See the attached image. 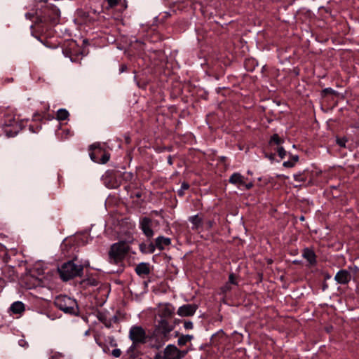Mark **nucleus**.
I'll return each mask as SVG.
<instances>
[{"mask_svg":"<svg viewBox=\"0 0 359 359\" xmlns=\"http://www.w3.org/2000/svg\"><path fill=\"white\" fill-rule=\"evenodd\" d=\"M302 257L304 259H306L311 265L314 264L316 262V255L313 252V251L310 249H308V248L304 249L303 254H302Z\"/></svg>","mask_w":359,"mask_h":359,"instance_id":"nucleus-16","label":"nucleus"},{"mask_svg":"<svg viewBox=\"0 0 359 359\" xmlns=\"http://www.w3.org/2000/svg\"><path fill=\"white\" fill-rule=\"evenodd\" d=\"M228 283H229V284H231V285L236 284L234 275L233 273L229 275Z\"/></svg>","mask_w":359,"mask_h":359,"instance_id":"nucleus-32","label":"nucleus"},{"mask_svg":"<svg viewBox=\"0 0 359 359\" xmlns=\"http://www.w3.org/2000/svg\"><path fill=\"white\" fill-rule=\"evenodd\" d=\"M336 142L337 144L341 147H346V143L347 142V140L345 137L337 138Z\"/></svg>","mask_w":359,"mask_h":359,"instance_id":"nucleus-25","label":"nucleus"},{"mask_svg":"<svg viewBox=\"0 0 359 359\" xmlns=\"http://www.w3.org/2000/svg\"><path fill=\"white\" fill-rule=\"evenodd\" d=\"M107 2L110 8H113L114 6L118 5L121 2V0H107Z\"/></svg>","mask_w":359,"mask_h":359,"instance_id":"nucleus-27","label":"nucleus"},{"mask_svg":"<svg viewBox=\"0 0 359 359\" xmlns=\"http://www.w3.org/2000/svg\"><path fill=\"white\" fill-rule=\"evenodd\" d=\"M298 160H299V156H298L297 155H294V156H292V159H291V161H292V162H294V163H295L296 162H297V161H298Z\"/></svg>","mask_w":359,"mask_h":359,"instance_id":"nucleus-36","label":"nucleus"},{"mask_svg":"<svg viewBox=\"0 0 359 359\" xmlns=\"http://www.w3.org/2000/svg\"><path fill=\"white\" fill-rule=\"evenodd\" d=\"M61 278L63 280H68L76 276H81L83 272V266L76 264L72 261L64 263L57 269Z\"/></svg>","mask_w":359,"mask_h":359,"instance_id":"nucleus-3","label":"nucleus"},{"mask_svg":"<svg viewBox=\"0 0 359 359\" xmlns=\"http://www.w3.org/2000/svg\"><path fill=\"white\" fill-rule=\"evenodd\" d=\"M18 344L23 348H27L28 346V343L24 339H20L18 341Z\"/></svg>","mask_w":359,"mask_h":359,"instance_id":"nucleus-30","label":"nucleus"},{"mask_svg":"<svg viewBox=\"0 0 359 359\" xmlns=\"http://www.w3.org/2000/svg\"><path fill=\"white\" fill-rule=\"evenodd\" d=\"M277 152L278 154V156L281 158H285V155H286V151L284 149L283 147H278L277 149Z\"/></svg>","mask_w":359,"mask_h":359,"instance_id":"nucleus-26","label":"nucleus"},{"mask_svg":"<svg viewBox=\"0 0 359 359\" xmlns=\"http://www.w3.org/2000/svg\"><path fill=\"white\" fill-rule=\"evenodd\" d=\"M187 353V351H180L175 346L170 344L164 350L165 359H182Z\"/></svg>","mask_w":359,"mask_h":359,"instance_id":"nucleus-7","label":"nucleus"},{"mask_svg":"<svg viewBox=\"0 0 359 359\" xmlns=\"http://www.w3.org/2000/svg\"><path fill=\"white\" fill-rule=\"evenodd\" d=\"M154 359H165V357H164V353H158L156 354Z\"/></svg>","mask_w":359,"mask_h":359,"instance_id":"nucleus-34","label":"nucleus"},{"mask_svg":"<svg viewBox=\"0 0 359 359\" xmlns=\"http://www.w3.org/2000/svg\"><path fill=\"white\" fill-rule=\"evenodd\" d=\"M110 158V155L109 153L104 151V153L100 156V158H99L98 163L104 164L109 161Z\"/></svg>","mask_w":359,"mask_h":359,"instance_id":"nucleus-22","label":"nucleus"},{"mask_svg":"<svg viewBox=\"0 0 359 359\" xmlns=\"http://www.w3.org/2000/svg\"><path fill=\"white\" fill-rule=\"evenodd\" d=\"M26 18L30 20L34 19L36 22L49 21L53 25L59 22L60 18V10L53 5H46L35 13H27Z\"/></svg>","mask_w":359,"mask_h":359,"instance_id":"nucleus-1","label":"nucleus"},{"mask_svg":"<svg viewBox=\"0 0 359 359\" xmlns=\"http://www.w3.org/2000/svg\"><path fill=\"white\" fill-rule=\"evenodd\" d=\"M253 184L252 182H250V183H245V184H243L242 187H244L246 189H250L252 187Z\"/></svg>","mask_w":359,"mask_h":359,"instance_id":"nucleus-35","label":"nucleus"},{"mask_svg":"<svg viewBox=\"0 0 359 359\" xmlns=\"http://www.w3.org/2000/svg\"><path fill=\"white\" fill-rule=\"evenodd\" d=\"M125 68H126L125 67H122L121 72H123Z\"/></svg>","mask_w":359,"mask_h":359,"instance_id":"nucleus-39","label":"nucleus"},{"mask_svg":"<svg viewBox=\"0 0 359 359\" xmlns=\"http://www.w3.org/2000/svg\"><path fill=\"white\" fill-rule=\"evenodd\" d=\"M193 327H194V325H193V323L191 321H186L184 323V327L186 330H191L193 328Z\"/></svg>","mask_w":359,"mask_h":359,"instance_id":"nucleus-29","label":"nucleus"},{"mask_svg":"<svg viewBox=\"0 0 359 359\" xmlns=\"http://www.w3.org/2000/svg\"><path fill=\"white\" fill-rule=\"evenodd\" d=\"M168 163L170 165L172 163L171 156H168Z\"/></svg>","mask_w":359,"mask_h":359,"instance_id":"nucleus-38","label":"nucleus"},{"mask_svg":"<svg viewBox=\"0 0 359 359\" xmlns=\"http://www.w3.org/2000/svg\"><path fill=\"white\" fill-rule=\"evenodd\" d=\"M189 221L192 224V229L197 230L202 226V219L198 215H193L189 217Z\"/></svg>","mask_w":359,"mask_h":359,"instance_id":"nucleus-18","label":"nucleus"},{"mask_svg":"<svg viewBox=\"0 0 359 359\" xmlns=\"http://www.w3.org/2000/svg\"><path fill=\"white\" fill-rule=\"evenodd\" d=\"M152 252L154 251V246H152V249H151Z\"/></svg>","mask_w":359,"mask_h":359,"instance_id":"nucleus-40","label":"nucleus"},{"mask_svg":"<svg viewBox=\"0 0 359 359\" xmlns=\"http://www.w3.org/2000/svg\"><path fill=\"white\" fill-rule=\"evenodd\" d=\"M231 290V285L229 283H226L224 286H222L220 289L222 294H225L227 292Z\"/></svg>","mask_w":359,"mask_h":359,"instance_id":"nucleus-24","label":"nucleus"},{"mask_svg":"<svg viewBox=\"0 0 359 359\" xmlns=\"http://www.w3.org/2000/svg\"><path fill=\"white\" fill-rule=\"evenodd\" d=\"M170 243V239L164 236H158L156 239V246L160 250H163L164 248L169 245Z\"/></svg>","mask_w":359,"mask_h":359,"instance_id":"nucleus-15","label":"nucleus"},{"mask_svg":"<svg viewBox=\"0 0 359 359\" xmlns=\"http://www.w3.org/2000/svg\"><path fill=\"white\" fill-rule=\"evenodd\" d=\"M151 219L148 217L142 218L140 222V229L144 235L149 238L154 236V231L151 228Z\"/></svg>","mask_w":359,"mask_h":359,"instance_id":"nucleus-11","label":"nucleus"},{"mask_svg":"<svg viewBox=\"0 0 359 359\" xmlns=\"http://www.w3.org/2000/svg\"><path fill=\"white\" fill-rule=\"evenodd\" d=\"M294 178L297 182H303L304 179L301 175H294Z\"/></svg>","mask_w":359,"mask_h":359,"instance_id":"nucleus-33","label":"nucleus"},{"mask_svg":"<svg viewBox=\"0 0 359 359\" xmlns=\"http://www.w3.org/2000/svg\"><path fill=\"white\" fill-rule=\"evenodd\" d=\"M174 311L175 308L169 303H161L158 306V315L160 319H166L171 317Z\"/></svg>","mask_w":359,"mask_h":359,"instance_id":"nucleus-8","label":"nucleus"},{"mask_svg":"<svg viewBox=\"0 0 359 359\" xmlns=\"http://www.w3.org/2000/svg\"><path fill=\"white\" fill-rule=\"evenodd\" d=\"M198 309L196 304H184L179 307L177 313L182 317L193 316Z\"/></svg>","mask_w":359,"mask_h":359,"instance_id":"nucleus-9","label":"nucleus"},{"mask_svg":"<svg viewBox=\"0 0 359 359\" xmlns=\"http://www.w3.org/2000/svg\"><path fill=\"white\" fill-rule=\"evenodd\" d=\"M128 337L133 341V346L144 344L147 339L145 330L142 327L138 325H134L130 327Z\"/></svg>","mask_w":359,"mask_h":359,"instance_id":"nucleus-6","label":"nucleus"},{"mask_svg":"<svg viewBox=\"0 0 359 359\" xmlns=\"http://www.w3.org/2000/svg\"><path fill=\"white\" fill-rule=\"evenodd\" d=\"M229 182L238 187H241L243 184H245L244 177L238 172H234L229 177Z\"/></svg>","mask_w":359,"mask_h":359,"instance_id":"nucleus-13","label":"nucleus"},{"mask_svg":"<svg viewBox=\"0 0 359 359\" xmlns=\"http://www.w3.org/2000/svg\"><path fill=\"white\" fill-rule=\"evenodd\" d=\"M90 152L89 154L90 159L93 162H98L100 156L104 153L103 147L100 143H95L90 147Z\"/></svg>","mask_w":359,"mask_h":359,"instance_id":"nucleus-10","label":"nucleus"},{"mask_svg":"<svg viewBox=\"0 0 359 359\" xmlns=\"http://www.w3.org/2000/svg\"><path fill=\"white\" fill-rule=\"evenodd\" d=\"M193 339L192 335L187 334L182 335L178 339V344L180 346H183L186 344L188 341H190Z\"/></svg>","mask_w":359,"mask_h":359,"instance_id":"nucleus-20","label":"nucleus"},{"mask_svg":"<svg viewBox=\"0 0 359 359\" xmlns=\"http://www.w3.org/2000/svg\"><path fill=\"white\" fill-rule=\"evenodd\" d=\"M121 354V351L118 348H115V349L112 350V351H111V355L115 358L120 357Z\"/></svg>","mask_w":359,"mask_h":359,"instance_id":"nucleus-28","label":"nucleus"},{"mask_svg":"<svg viewBox=\"0 0 359 359\" xmlns=\"http://www.w3.org/2000/svg\"><path fill=\"white\" fill-rule=\"evenodd\" d=\"M11 311L15 314H20L25 311V304L20 301L13 302L11 307Z\"/></svg>","mask_w":359,"mask_h":359,"instance_id":"nucleus-17","label":"nucleus"},{"mask_svg":"<svg viewBox=\"0 0 359 359\" xmlns=\"http://www.w3.org/2000/svg\"><path fill=\"white\" fill-rule=\"evenodd\" d=\"M189 187V184L187 182H182L180 189L178 190V194L181 196L184 195V191L187 190Z\"/></svg>","mask_w":359,"mask_h":359,"instance_id":"nucleus-23","label":"nucleus"},{"mask_svg":"<svg viewBox=\"0 0 359 359\" xmlns=\"http://www.w3.org/2000/svg\"><path fill=\"white\" fill-rule=\"evenodd\" d=\"M283 142V140L280 138L277 134H274L270 140V144H275L280 145Z\"/></svg>","mask_w":359,"mask_h":359,"instance_id":"nucleus-21","label":"nucleus"},{"mask_svg":"<svg viewBox=\"0 0 359 359\" xmlns=\"http://www.w3.org/2000/svg\"><path fill=\"white\" fill-rule=\"evenodd\" d=\"M334 279L339 284H346L351 280V275L346 270H341L337 272Z\"/></svg>","mask_w":359,"mask_h":359,"instance_id":"nucleus-12","label":"nucleus"},{"mask_svg":"<svg viewBox=\"0 0 359 359\" xmlns=\"http://www.w3.org/2000/svg\"><path fill=\"white\" fill-rule=\"evenodd\" d=\"M55 305L66 313L76 314L78 312L76 300L66 295L57 296L55 299Z\"/></svg>","mask_w":359,"mask_h":359,"instance_id":"nucleus-4","label":"nucleus"},{"mask_svg":"<svg viewBox=\"0 0 359 359\" xmlns=\"http://www.w3.org/2000/svg\"><path fill=\"white\" fill-rule=\"evenodd\" d=\"M324 91H325V93H334V91L332 88H325V89L324 90Z\"/></svg>","mask_w":359,"mask_h":359,"instance_id":"nucleus-37","label":"nucleus"},{"mask_svg":"<svg viewBox=\"0 0 359 359\" xmlns=\"http://www.w3.org/2000/svg\"><path fill=\"white\" fill-rule=\"evenodd\" d=\"M135 271L139 276L147 275L150 272L149 264L145 262H141L135 267Z\"/></svg>","mask_w":359,"mask_h":359,"instance_id":"nucleus-14","label":"nucleus"},{"mask_svg":"<svg viewBox=\"0 0 359 359\" xmlns=\"http://www.w3.org/2000/svg\"><path fill=\"white\" fill-rule=\"evenodd\" d=\"M129 246L126 242H118L111 245L109 252V260L111 263H118L126 256Z\"/></svg>","mask_w":359,"mask_h":359,"instance_id":"nucleus-5","label":"nucleus"},{"mask_svg":"<svg viewBox=\"0 0 359 359\" xmlns=\"http://www.w3.org/2000/svg\"><path fill=\"white\" fill-rule=\"evenodd\" d=\"M294 165V162H292L291 160L285 161L283 163V166L286 168H292Z\"/></svg>","mask_w":359,"mask_h":359,"instance_id":"nucleus-31","label":"nucleus"},{"mask_svg":"<svg viewBox=\"0 0 359 359\" xmlns=\"http://www.w3.org/2000/svg\"><path fill=\"white\" fill-rule=\"evenodd\" d=\"M69 116V112L65 109H60L57 112V118L60 121H64Z\"/></svg>","mask_w":359,"mask_h":359,"instance_id":"nucleus-19","label":"nucleus"},{"mask_svg":"<svg viewBox=\"0 0 359 359\" xmlns=\"http://www.w3.org/2000/svg\"><path fill=\"white\" fill-rule=\"evenodd\" d=\"M174 329V325L170 324L167 319H159L155 330L154 337L161 339V341L155 346L158 348L161 347L165 341L169 339L170 332Z\"/></svg>","mask_w":359,"mask_h":359,"instance_id":"nucleus-2","label":"nucleus"}]
</instances>
